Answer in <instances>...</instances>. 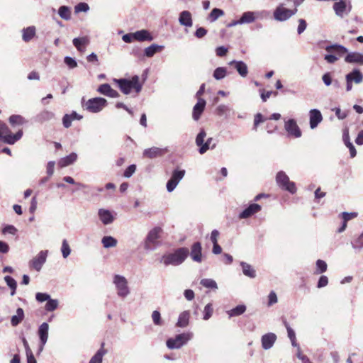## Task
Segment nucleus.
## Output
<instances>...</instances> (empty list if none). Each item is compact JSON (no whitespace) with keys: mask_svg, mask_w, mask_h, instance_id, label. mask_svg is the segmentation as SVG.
I'll return each mask as SVG.
<instances>
[{"mask_svg":"<svg viewBox=\"0 0 363 363\" xmlns=\"http://www.w3.org/2000/svg\"><path fill=\"white\" fill-rule=\"evenodd\" d=\"M59 302L57 299L49 298L45 304V308L47 311H53L58 307Z\"/></svg>","mask_w":363,"mask_h":363,"instance_id":"nucleus-46","label":"nucleus"},{"mask_svg":"<svg viewBox=\"0 0 363 363\" xmlns=\"http://www.w3.org/2000/svg\"><path fill=\"white\" fill-rule=\"evenodd\" d=\"M22 135V130L18 131L14 135L11 134V130L6 123L0 121V140H2L5 143L12 145L21 139Z\"/></svg>","mask_w":363,"mask_h":363,"instance_id":"nucleus-3","label":"nucleus"},{"mask_svg":"<svg viewBox=\"0 0 363 363\" xmlns=\"http://www.w3.org/2000/svg\"><path fill=\"white\" fill-rule=\"evenodd\" d=\"M4 281H6V284L11 290V295L14 296L16 294V287H17V283H16V280L10 276H6L4 277Z\"/></svg>","mask_w":363,"mask_h":363,"instance_id":"nucleus-40","label":"nucleus"},{"mask_svg":"<svg viewBox=\"0 0 363 363\" xmlns=\"http://www.w3.org/2000/svg\"><path fill=\"white\" fill-rule=\"evenodd\" d=\"M167 152L168 149L167 147L161 148L158 147H152L144 150L143 156L146 158L154 159L163 156Z\"/></svg>","mask_w":363,"mask_h":363,"instance_id":"nucleus-14","label":"nucleus"},{"mask_svg":"<svg viewBox=\"0 0 363 363\" xmlns=\"http://www.w3.org/2000/svg\"><path fill=\"white\" fill-rule=\"evenodd\" d=\"M107 101L104 98L95 97L89 99L84 104L86 110L91 113H98L107 106Z\"/></svg>","mask_w":363,"mask_h":363,"instance_id":"nucleus-7","label":"nucleus"},{"mask_svg":"<svg viewBox=\"0 0 363 363\" xmlns=\"http://www.w3.org/2000/svg\"><path fill=\"white\" fill-rule=\"evenodd\" d=\"M101 243L104 248H110L116 247L118 241L112 236H104L101 239Z\"/></svg>","mask_w":363,"mask_h":363,"instance_id":"nucleus-37","label":"nucleus"},{"mask_svg":"<svg viewBox=\"0 0 363 363\" xmlns=\"http://www.w3.org/2000/svg\"><path fill=\"white\" fill-rule=\"evenodd\" d=\"M4 234L15 235L17 232V229L11 225H6L2 230Z\"/></svg>","mask_w":363,"mask_h":363,"instance_id":"nucleus-61","label":"nucleus"},{"mask_svg":"<svg viewBox=\"0 0 363 363\" xmlns=\"http://www.w3.org/2000/svg\"><path fill=\"white\" fill-rule=\"evenodd\" d=\"M114 82L118 84L121 91L124 94H129L132 90L138 94L142 89V84L140 83V78L138 75L133 76L130 79H116Z\"/></svg>","mask_w":363,"mask_h":363,"instance_id":"nucleus-2","label":"nucleus"},{"mask_svg":"<svg viewBox=\"0 0 363 363\" xmlns=\"http://www.w3.org/2000/svg\"><path fill=\"white\" fill-rule=\"evenodd\" d=\"M342 219L344 220V222H347L348 220L354 218L357 216V213L352 212V213H347L343 212L342 213Z\"/></svg>","mask_w":363,"mask_h":363,"instance_id":"nucleus-59","label":"nucleus"},{"mask_svg":"<svg viewBox=\"0 0 363 363\" xmlns=\"http://www.w3.org/2000/svg\"><path fill=\"white\" fill-rule=\"evenodd\" d=\"M352 246L354 249L362 250L363 248V233L352 242Z\"/></svg>","mask_w":363,"mask_h":363,"instance_id":"nucleus-51","label":"nucleus"},{"mask_svg":"<svg viewBox=\"0 0 363 363\" xmlns=\"http://www.w3.org/2000/svg\"><path fill=\"white\" fill-rule=\"evenodd\" d=\"M164 48V45H159L157 44H152L149 47L146 48L144 50L145 55L147 57H152L156 52H160Z\"/></svg>","mask_w":363,"mask_h":363,"instance_id":"nucleus-32","label":"nucleus"},{"mask_svg":"<svg viewBox=\"0 0 363 363\" xmlns=\"http://www.w3.org/2000/svg\"><path fill=\"white\" fill-rule=\"evenodd\" d=\"M277 340V335L273 333H269L262 336L261 342L264 350L271 349Z\"/></svg>","mask_w":363,"mask_h":363,"instance_id":"nucleus-15","label":"nucleus"},{"mask_svg":"<svg viewBox=\"0 0 363 363\" xmlns=\"http://www.w3.org/2000/svg\"><path fill=\"white\" fill-rule=\"evenodd\" d=\"M89 38L87 36L76 38L72 40L73 45L79 52H84L86 46L89 45Z\"/></svg>","mask_w":363,"mask_h":363,"instance_id":"nucleus-23","label":"nucleus"},{"mask_svg":"<svg viewBox=\"0 0 363 363\" xmlns=\"http://www.w3.org/2000/svg\"><path fill=\"white\" fill-rule=\"evenodd\" d=\"M325 50L330 52V54L325 55L324 59L327 62L331 64L335 62L339 57L347 52L346 48L337 44L328 45L325 48Z\"/></svg>","mask_w":363,"mask_h":363,"instance_id":"nucleus-4","label":"nucleus"},{"mask_svg":"<svg viewBox=\"0 0 363 363\" xmlns=\"http://www.w3.org/2000/svg\"><path fill=\"white\" fill-rule=\"evenodd\" d=\"M53 117H54V113L50 111H43L38 116L39 120L41 121H46V120H50Z\"/></svg>","mask_w":363,"mask_h":363,"instance_id":"nucleus-52","label":"nucleus"},{"mask_svg":"<svg viewBox=\"0 0 363 363\" xmlns=\"http://www.w3.org/2000/svg\"><path fill=\"white\" fill-rule=\"evenodd\" d=\"M201 245L200 242H196L191 246L190 255L191 259L196 262H201L202 261V253H201Z\"/></svg>","mask_w":363,"mask_h":363,"instance_id":"nucleus-20","label":"nucleus"},{"mask_svg":"<svg viewBox=\"0 0 363 363\" xmlns=\"http://www.w3.org/2000/svg\"><path fill=\"white\" fill-rule=\"evenodd\" d=\"M136 166L135 164H131L128 166L123 173V176L126 178H130L135 172Z\"/></svg>","mask_w":363,"mask_h":363,"instance_id":"nucleus-55","label":"nucleus"},{"mask_svg":"<svg viewBox=\"0 0 363 363\" xmlns=\"http://www.w3.org/2000/svg\"><path fill=\"white\" fill-rule=\"evenodd\" d=\"M213 308L211 303H208L203 310V320H208L213 314Z\"/></svg>","mask_w":363,"mask_h":363,"instance_id":"nucleus-49","label":"nucleus"},{"mask_svg":"<svg viewBox=\"0 0 363 363\" xmlns=\"http://www.w3.org/2000/svg\"><path fill=\"white\" fill-rule=\"evenodd\" d=\"M64 62L71 69L74 68L77 66L76 60L71 57H65Z\"/></svg>","mask_w":363,"mask_h":363,"instance_id":"nucleus-57","label":"nucleus"},{"mask_svg":"<svg viewBox=\"0 0 363 363\" xmlns=\"http://www.w3.org/2000/svg\"><path fill=\"white\" fill-rule=\"evenodd\" d=\"M49 325L47 323H43L38 329V335L40 340V343L45 345L48 338Z\"/></svg>","mask_w":363,"mask_h":363,"instance_id":"nucleus-28","label":"nucleus"},{"mask_svg":"<svg viewBox=\"0 0 363 363\" xmlns=\"http://www.w3.org/2000/svg\"><path fill=\"white\" fill-rule=\"evenodd\" d=\"M307 23L305 20L303 19H299L298 20V26L297 28V33L298 34H301L304 32V30L306 29Z\"/></svg>","mask_w":363,"mask_h":363,"instance_id":"nucleus-58","label":"nucleus"},{"mask_svg":"<svg viewBox=\"0 0 363 363\" xmlns=\"http://www.w3.org/2000/svg\"><path fill=\"white\" fill-rule=\"evenodd\" d=\"M333 9L337 16L340 17H343L345 15L347 14L350 11L351 7L350 6L347 7L345 1H340L334 4Z\"/></svg>","mask_w":363,"mask_h":363,"instance_id":"nucleus-17","label":"nucleus"},{"mask_svg":"<svg viewBox=\"0 0 363 363\" xmlns=\"http://www.w3.org/2000/svg\"><path fill=\"white\" fill-rule=\"evenodd\" d=\"M179 22L182 26L191 27L193 25L191 14L188 11H183L180 13Z\"/></svg>","mask_w":363,"mask_h":363,"instance_id":"nucleus-26","label":"nucleus"},{"mask_svg":"<svg viewBox=\"0 0 363 363\" xmlns=\"http://www.w3.org/2000/svg\"><path fill=\"white\" fill-rule=\"evenodd\" d=\"M227 74V69L225 67H218L213 72V77L216 80H220L225 77Z\"/></svg>","mask_w":363,"mask_h":363,"instance_id":"nucleus-44","label":"nucleus"},{"mask_svg":"<svg viewBox=\"0 0 363 363\" xmlns=\"http://www.w3.org/2000/svg\"><path fill=\"white\" fill-rule=\"evenodd\" d=\"M184 170L175 169L173 171L171 178L167 183V190L168 192H172L175 189L179 182L184 177Z\"/></svg>","mask_w":363,"mask_h":363,"instance_id":"nucleus-11","label":"nucleus"},{"mask_svg":"<svg viewBox=\"0 0 363 363\" xmlns=\"http://www.w3.org/2000/svg\"><path fill=\"white\" fill-rule=\"evenodd\" d=\"M297 9H288L281 4L274 12V17L277 21H284L289 19L297 12Z\"/></svg>","mask_w":363,"mask_h":363,"instance_id":"nucleus-10","label":"nucleus"},{"mask_svg":"<svg viewBox=\"0 0 363 363\" xmlns=\"http://www.w3.org/2000/svg\"><path fill=\"white\" fill-rule=\"evenodd\" d=\"M310 128H315L318 124L323 121V116L320 111L318 109H311L309 111Z\"/></svg>","mask_w":363,"mask_h":363,"instance_id":"nucleus-16","label":"nucleus"},{"mask_svg":"<svg viewBox=\"0 0 363 363\" xmlns=\"http://www.w3.org/2000/svg\"><path fill=\"white\" fill-rule=\"evenodd\" d=\"M229 108L224 104H220L216 108V113L219 116H223L228 111Z\"/></svg>","mask_w":363,"mask_h":363,"instance_id":"nucleus-64","label":"nucleus"},{"mask_svg":"<svg viewBox=\"0 0 363 363\" xmlns=\"http://www.w3.org/2000/svg\"><path fill=\"white\" fill-rule=\"evenodd\" d=\"M350 77L351 82L355 84H360L363 81V74L359 69H354L346 75Z\"/></svg>","mask_w":363,"mask_h":363,"instance_id":"nucleus-36","label":"nucleus"},{"mask_svg":"<svg viewBox=\"0 0 363 363\" xmlns=\"http://www.w3.org/2000/svg\"><path fill=\"white\" fill-rule=\"evenodd\" d=\"M322 80L325 85L327 86L331 85L333 82V81L332 80L330 73L329 72H327L323 75Z\"/></svg>","mask_w":363,"mask_h":363,"instance_id":"nucleus-60","label":"nucleus"},{"mask_svg":"<svg viewBox=\"0 0 363 363\" xmlns=\"http://www.w3.org/2000/svg\"><path fill=\"white\" fill-rule=\"evenodd\" d=\"M161 233L162 229L160 227H155L148 233L144 245L146 250H152L155 248Z\"/></svg>","mask_w":363,"mask_h":363,"instance_id":"nucleus-9","label":"nucleus"},{"mask_svg":"<svg viewBox=\"0 0 363 363\" xmlns=\"http://www.w3.org/2000/svg\"><path fill=\"white\" fill-rule=\"evenodd\" d=\"M224 15V12L223 10L220 9L215 8L213 9L208 15V20L211 22L216 21L219 17L223 16Z\"/></svg>","mask_w":363,"mask_h":363,"instance_id":"nucleus-41","label":"nucleus"},{"mask_svg":"<svg viewBox=\"0 0 363 363\" xmlns=\"http://www.w3.org/2000/svg\"><path fill=\"white\" fill-rule=\"evenodd\" d=\"M200 284L206 288L211 289H217L218 285L216 281L212 279H203L201 280Z\"/></svg>","mask_w":363,"mask_h":363,"instance_id":"nucleus-42","label":"nucleus"},{"mask_svg":"<svg viewBox=\"0 0 363 363\" xmlns=\"http://www.w3.org/2000/svg\"><path fill=\"white\" fill-rule=\"evenodd\" d=\"M9 122L12 125H21L24 123V118L20 115H12L9 118Z\"/></svg>","mask_w":363,"mask_h":363,"instance_id":"nucleus-50","label":"nucleus"},{"mask_svg":"<svg viewBox=\"0 0 363 363\" xmlns=\"http://www.w3.org/2000/svg\"><path fill=\"white\" fill-rule=\"evenodd\" d=\"M213 142L212 138H208L205 142L204 145L199 148V152L200 154H204L207 150L210 148L213 149L216 147V144H213L211 145V143Z\"/></svg>","mask_w":363,"mask_h":363,"instance_id":"nucleus-45","label":"nucleus"},{"mask_svg":"<svg viewBox=\"0 0 363 363\" xmlns=\"http://www.w3.org/2000/svg\"><path fill=\"white\" fill-rule=\"evenodd\" d=\"M229 65H233L241 77H245L247 75L248 68L244 62L233 60L229 62Z\"/></svg>","mask_w":363,"mask_h":363,"instance_id":"nucleus-24","label":"nucleus"},{"mask_svg":"<svg viewBox=\"0 0 363 363\" xmlns=\"http://www.w3.org/2000/svg\"><path fill=\"white\" fill-rule=\"evenodd\" d=\"M50 298V296L46 293H40V292H38L36 294H35V299L38 301V302H44L45 301H48V300Z\"/></svg>","mask_w":363,"mask_h":363,"instance_id":"nucleus-56","label":"nucleus"},{"mask_svg":"<svg viewBox=\"0 0 363 363\" xmlns=\"http://www.w3.org/2000/svg\"><path fill=\"white\" fill-rule=\"evenodd\" d=\"M246 311V306L245 305H238L234 308L228 311L227 313L229 317L238 316L244 313Z\"/></svg>","mask_w":363,"mask_h":363,"instance_id":"nucleus-39","label":"nucleus"},{"mask_svg":"<svg viewBox=\"0 0 363 363\" xmlns=\"http://www.w3.org/2000/svg\"><path fill=\"white\" fill-rule=\"evenodd\" d=\"M206 137V131L203 129H201L196 138V144L199 147V148L204 145V140Z\"/></svg>","mask_w":363,"mask_h":363,"instance_id":"nucleus-47","label":"nucleus"},{"mask_svg":"<svg viewBox=\"0 0 363 363\" xmlns=\"http://www.w3.org/2000/svg\"><path fill=\"white\" fill-rule=\"evenodd\" d=\"M98 215L100 220L104 225L111 224L114 220V217L112 213L108 210L101 208L99 210Z\"/></svg>","mask_w":363,"mask_h":363,"instance_id":"nucleus-21","label":"nucleus"},{"mask_svg":"<svg viewBox=\"0 0 363 363\" xmlns=\"http://www.w3.org/2000/svg\"><path fill=\"white\" fill-rule=\"evenodd\" d=\"M24 312L21 308L16 310V315L11 317V323L13 326L18 325L23 319Z\"/></svg>","mask_w":363,"mask_h":363,"instance_id":"nucleus-38","label":"nucleus"},{"mask_svg":"<svg viewBox=\"0 0 363 363\" xmlns=\"http://www.w3.org/2000/svg\"><path fill=\"white\" fill-rule=\"evenodd\" d=\"M97 91L100 94L111 97V98H117L119 96V94L117 91L113 89L110 84H101L97 89Z\"/></svg>","mask_w":363,"mask_h":363,"instance_id":"nucleus-19","label":"nucleus"},{"mask_svg":"<svg viewBox=\"0 0 363 363\" xmlns=\"http://www.w3.org/2000/svg\"><path fill=\"white\" fill-rule=\"evenodd\" d=\"M77 159V155L75 152H72L69 155L61 158L58 162V165L60 167H65L68 165L74 163Z\"/></svg>","mask_w":363,"mask_h":363,"instance_id":"nucleus-30","label":"nucleus"},{"mask_svg":"<svg viewBox=\"0 0 363 363\" xmlns=\"http://www.w3.org/2000/svg\"><path fill=\"white\" fill-rule=\"evenodd\" d=\"M189 255V251L186 247H180L176 250L173 253L164 255L161 258V262L165 266H177L184 262Z\"/></svg>","mask_w":363,"mask_h":363,"instance_id":"nucleus-1","label":"nucleus"},{"mask_svg":"<svg viewBox=\"0 0 363 363\" xmlns=\"http://www.w3.org/2000/svg\"><path fill=\"white\" fill-rule=\"evenodd\" d=\"M240 265L242 272L245 276L250 278H255L256 277V271L250 264L245 262H241Z\"/></svg>","mask_w":363,"mask_h":363,"instance_id":"nucleus-34","label":"nucleus"},{"mask_svg":"<svg viewBox=\"0 0 363 363\" xmlns=\"http://www.w3.org/2000/svg\"><path fill=\"white\" fill-rule=\"evenodd\" d=\"M113 283L115 285L117 291V295L119 297L125 298L129 295L130 289L128 287V280L125 277L119 274L114 275L113 278Z\"/></svg>","mask_w":363,"mask_h":363,"instance_id":"nucleus-6","label":"nucleus"},{"mask_svg":"<svg viewBox=\"0 0 363 363\" xmlns=\"http://www.w3.org/2000/svg\"><path fill=\"white\" fill-rule=\"evenodd\" d=\"M58 13L60 16L65 20H69L71 18V11L69 7L66 6H62L60 7Z\"/></svg>","mask_w":363,"mask_h":363,"instance_id":"nucleus-43","label":"nucleus"},{"mask_svg":"<svg viewBox=\"0 0 363 363\" xmlns=\"http://www.w3.org/2000/svg\"><path fill=\"white\" fill-rule=\"evenodd\" d=\"M261 210V206L257 203L250 204L247 208L242 211L239 218L241 219L247 218Z\"/></svg>","mask_w":363,"mask_h":363,"instance_id":"nucleus-18","label":"nucleus"},{"mask_svg":"<svg viewBox=\"0 0 363 363\" xmlns=\"http://www.w3.org/2000/svg\"><path fill=\"white\" fill-rule=\"evenodd\" d=\"M104 343L101 344V348L91 358L89 363H101L103 357L106 354V350L104 348Z\"/></svg>","mask_w":363,"mask_h":363,"instance_id":"nucleus-33","label":"nucleus"},{"mask_svg":"<svg viewBox=\"0 0 363 363\" xmlns=\"http://www.w3.org/2000/svg\"><path fill=\"white\" fill-rule=\"evenodd\" d=\"M345 60L348 63L363 65V54L356 52H350L345 57Z\"/></svg>","mask_w":363,"mask_h":363,"instance_id":"nucleus-29","label":"nucleus"},{"mask_svg":"<svg viewBox=\"0 0 363 363\" xmlns=\"http://www.w3.org/2000/svg\"><path fill=\"white\" fill-rule=\"evenodd\" d=\"M72 116H69V114H65L63 116L62 123L65 128H69L72 125Z\"/></svg>","mask_w":363,"mask_h":363,"instance_id":"nucleus-62","label":"nucleus"},{"mask_svg":"<svg viewBox=\"0 0 363 363\" xmlns=\"http://www.w3.org/2000/svg\"><path fill=\"white\" fill-rule=\"evenodd\" d=\"M61 252L64 258H67L71 253L70 247L65 239L62 240Z\"/></svg>","mask_w":363,"mask_h":363,"instance_id":"nucleus-48","label":"nucleus"},{"mask_svg":"<svg viewBox=\"0 0 363 363\" xmlns=\"http://www.w3.org/2000/svg\"><path fill=\"white\" fill-rule=\"evenodd\" d=\"M152 318L153 323L157 325H162L160 313L157 311H154L152 314Z\"/></svg>","mask_w":363,"mask_h":363,"instance_id":"nucleus-54","label":"nucleus"},{"mask_svg":"<svg viewBox=\"0 0 363 363\" xmlns=\"http://www.w3.org/2000/svg\"><path fill=\"white\" fill-rule=\"evenodd\" d=\"M22 38L25 42H29L35 35V26H29L23 29Z\"/></svg>","mask_w":363,"mask_h":363,"instance_id":"nucleus-35","label":"nucleus"},{"mask_svg":"<svg viewBox=\"0 0 363 363\" xmlns=\"http://www.w3.org/2000/svg\"><path fill=\"white\" fill-rule=\"evenodd\" d=\"M277 184L283 189L294 194L296 191L295 183L289 180V177L283 171L277 173L276 177Z\"/></svg>","mask_w":363,"mask_h":363,"instance_id":"nucleus-8","label":"nucleus"},{"mask_svg":"<svg viewBox=\"0 0 363 363\" xmlns=\"http://www.w3.org/2000/svg\"><path fill=\"white\" fill-rule=\"evenodd\" d=\"M260 13V12L254 11L244 12L240 18L241 24L253 23Z\"/></svg>","mask_w":363,"mask_h":363,"instance_id":"nucleus-25","label":"nucleus"},{"mask_svg":"<svg viewBox=\"0 0 363 363\" xmlns=\"http://www.w3.org/2000/svg\"><path fill=\"white\" fill-rule=\"evenodd\" d=\"M48 250L40 251L35 257H33L30 263V267L33 268L37 272H40L45 263L48 256Z\"/></svg>","mask_w":363,"mask_h":363,"instance_id":"nucleus-12","label":"nucleus"},{"mask_svg":"<svg viewBox=\"0 0 363 363\" xmlns=\"http://www.w3.org/2000/svg\"><path fill=\"white\" fill-rule=\"evenodd\" d=\"M193 337V333L191 332L184 333L177 335L174 337L167 340V347L169 349H179L184 345L189 340Z\"/></svg>","mask_w":363,"mask_h":363,"instance_id":"nucleus-5","label":"nucleus"},{"mask_svg":"<svg viewBox=\"0 0 363 363\" xmlns=\"http://www.w3.org/2000/svg\"><path fill=\"white\" fill-rule=\"evenodd\" d=\"M284 128L288 135L293 138H298L302 135L301 130L294 119H289L285 121Z\"/></svg>","mask_w":363,"mask_h":363,"instance_id":"nucleus-13","label":"nucleus"},{"mask_svg":"<svg viewBox=\"0 0 363 363\" xmlns=\"http://www.w3.org/2000/svg\"><path fill=\"white\" fill-rule=\"evenodd\" d=\"M190 318V313L189 311H183L180 313L178 321L177 323V326L180 328H185L189 325Z\"/></svg>","mask_w":363,"mask_h":363,"instance_id":"nucleus-31","label":"nucleus"},{"mask_svg":"<svg viewBox=\"0 0 363 363\" xmlns=\"http://www.w3.org/2000/svg\"><path fill=\"white\" fill-rule=\"evenodd\" d=\"M206 106V101L203 99L199 98L197 103L193 108V118L198 121L204 110Z\"/></svg>","mask_w":363,"mask_h":363,"instance_id":"nucleus-22","label":"nucleus"},{"mask_svg":"<svg viewBox=\"0 0 363 363\" xmlns=\"http://www.w3.org/2000/svg\"><path fill=\"white\" fill-rule=\"evenodd\" d=\"M135 40L139 42L152 41V37L147 30H140L133 33Z\"/></svg>","mask_w":363,"mask_h":363,"instance_id":"nucleus-27","label":"nucleus"},{"mask_svg":"<svg viewBox=\"0 0 363 363\" xmlns=\"http://www.w3.org/2000/svg\"><path fill=\"white\" fill-rule=\"evenodd\" d=\"M317 273H323L327 269V264L325 261L318 259L316 262Z\"/></svg>","mask_w":363,"mask_h":363,"instance_id":"nucleus-53","label":"nucleus"},{"mask_svg":"<svg viewBox=\"0 0 363 363\" xmlns=\"http://www.w3.org/2000/svg\"><path fill=\"white\" fill-rule=\"evenodd\" d=\"M89 5L86 3H79L75 6L76 12H86L89 10Z\"/></svg>","mask_w":363,"mask_h":363,"instance_id":"nucleus-63","label":"nucleus"}]
</instances>
